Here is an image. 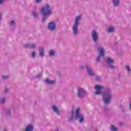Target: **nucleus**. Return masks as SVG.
Wrapping results in <instances>:
<instances>
[{"mask_svg":"<svg viewBox=\"0 0 131 131\" xmlns=\"http://www.w3.org/2000/svg\"><path fill=\"white\" fill-rule=\"evenodd\" d=\"M95 95H102V99L105 105H109L111 100H112V90L110 88L106 87L104 89V91L103 92L101 90H97L95 92Z\"/></svg>","mask_w":131,"mask_h":131,"instance_id":"obj_1","label":"nucleus"},{"mask_svg":"<svg viewBox=\"0 0 131 131\" xmlns=\"http://www.w3.org/2000/svg\"><path fill=\"white\" fill-rule=\"evenodd\" d=\"M79 111V108H78L76 111V114L75 116L74 111H75V110L74 108V106H73L71 113V116L68 119V121L69 122H71L74 120H78L80 123H83V122H84V116L83 114H81Z\"/></svg>","mask_w":131,"mask_h":131,"instance_id":"obj_2","label":"nucleus"},{"mask_svg":"<svg viewBox=\"0 0 131 131\" xmlns=\"http://www.w3.org/2000/svg\"><path fill=\"white\" fill-rule=\"evenodd\" d=\"M40 12L41 15L43 16L42 18V22L43 23H45L46 20L48 19V17L53 14L52 8H51V7H50V5L48 4L40 9Z\"/></svg>","mask_w":131,"mask_h":131,"instance_id":"obj_3","label":"nucleus"},{"mask_svg":"<svg viewBox=\"0 0 131 131\" xmlns=\"http://www.w3.org/2000/svg\"><path fill=\"white\" fill-rule=\"evenodd\" d=\"M81 15H78L76 17L75 24L72 28V32L74 36H76L78 34V25L79 21L81 20Z\"/></svg>","mask_w":131,"mask_h":131,"instance_id":"obj_4","label":"nucleus"},{"mask_svg":"<svg viewBox=\"0 0 131 131\" xmlns=\"http://www.w3.org/2000/svg\"><path fill=\"white\" fill-rule=\"evenodd\" d=\"M97 49L99 54L96 57V62L100 63L102 60V58L105 56V50L104 48L100 46H97Z\"/></svg>","mask_w":131,"mask_h":131,"instance_id":"obj_5","label":"nucleus"},{"mask_svg":"<svg viewBox=\"0 0 131 131\" xmlns=\"http://www.w3.org/2000/svg\"><path fill=\"white\" fill-rule=\"evenodd\" d=\"M105 62L107 64V67L108 69H111V70H114L115 69V66H114V59L109 57H106L104 59Z\"/></svg>","mask_w":131,"mask_h":131,"instance_id":"obj_6","label":"nucleus"},{"mask_svg":"<svg viewBox=\"0 0 131 131\" xmlns=\"http://www.w3.org/2000/svg\"><path fill=\"white\" fill-rule=\"evenodd\" d=\"M77 96L78 98H79L80 99H83V98H85V97H87L88 92H86L83 88H78L77 91Z\"/></svg>","mask_w":131,"mask_h":131,"instance_id":"obj_7","label":"nucleus"},{"mask_svg":"<svg viewBox=\"0 0 131 131\" xmlns=\"http://www.w3.org/2000/svg\"><path fill=\"white\" fill-rule=\"evenodd\" d=\"M92 40H93L94 42L95 43H97L98 40H99V35L98 34V32L95 30L92 32Z\"/></svg>","mask_w":131,"mask_h":131,"instance_id":"obj_8","label":"nucleus"},{"mask_svg":"<svg viewBox=\"0 0 131 131\" xmlns=\"http://www.w3.org/2000/svg\"><path fill=\"white\" fill-rule=\"evenodd\" d=\"M85 68L86 70V72L89 76H95V73H94V70L89 64H85Z\"/></svg>","mask_w":131,"mask_h":131,"instance_id":"obj_9","label":"nucleus"},{"mask_svg":"<svg viewBox=\"0 0 131 131\" xmlns=\"http://www.w3.org/2000/svg\"><path fill=\"white\" fill-rule=\"evenodd\" d=\"M47 28L50 31H55L56 29V23L54 21L50 22L48 25Z\"/></svg>","mask_w":131,"mask_h":131,"instance_id":"obj_10","label":"nucleus"},{"mask_svg":"<svg viewBox=\"0 0 131 131\" xmlns=\"http://www.w3.org/2000/svg\"><path fill=\"white\" fill-rule=\"evenodd\" d=\"M36 45L35 44H25L24 45V47L25 49H35Z\"/></svg>","mask_w":131,"mask_h":131,"instance_id":"obj_11","label":"nucleus"},{"mask_svg":"<svg viewBox=\"0 0 131 131\" xmlns=\"http://www.w3.org/2000/svg\"><path fill=\"white\" fill-rule=\"evenodd\" d=\"M52 109L53 111L55 112V113H56V114H57V115H60V110H59L58 107H57V106L53 105L52 106Z\"/></svg>","mask_w":131,"mask_h":131,"instance_id":"obj_12","label":"nucleus"},{"mask_svg":"<svg viewBox=\"0 0 131 131\" xmlns=\"http://www.w3.org/2000/svg\"><path fill=\"white\" fill-rule=\"evenodd\" d=\"M39 56H40L41 58H43L45 56V49L43 47L39 48Z\"/></svg>","mask_w":131,"mask_h":131,"instance_id":"obj_13","label":"nucleus"},{"mask_svg":"<svg viewBox=\"0 0 131 131\" xmlns=\"http://www.w3.org/2000/svg\"><path fill=\"white\" fill-rule=\"evenodd\" d=\"M114 8L119 7L120 5V0H112Z\"/></svg>","mask_w":131,"mask_h":131,"instance_id":"obj_14","label":"nucleus"},{"mask_svg":"<svg viewBox=\"0 0 131 131\" xmlns=\"http://www.w3.org/2000/svg\"><path fill=\"white\" fill-rule=\"evenodd\" d=\"M45 82H46V83H47V84H51V85L55 84V81H54V80H51L49 79V78H47V79L45 80Z\"/></svg>","mask_w":131,"mask_h":131,"instance_id":"obj_15","label":"nucleus"},{"mask_svg":"<svg viewBox=\"0 0 131 131\" xmlns=\"http://www.w3.org/2000/svg\"><path fill=\"white\" fill-rule=\"evenodd\" d=\"M25 131H33V125L31 124H29L26 127Z\"/></svg>","mask_w":131,"mask_h":131,"instance_id":"obj_16","label":"nucleus"},{"mask_svg":"<svg viewBox=\"0 0 131 131\" xmlns=\"http://www.w3.org/2000/svg\"><path fill=\"white\" fill-rule=\"evenodd\" d=\"M32 15L33 16V18H38V13L35 10L32 12Z\"/></svg>","mask_w":131,"mask_h":131,"instance_id":"obj_17","label":"nucleus"},{"mask_svg":"<svg viewBox=\"0 0 131 131\" xmlns=\"http://www.w3.org/2000/svg\"><path fill=\"white\" fill-rule=\"evenodd\" d=\"M104 86L101 85H97L95 86V89L97 91H101V90H103Z\"/></svg>","mask_w":131,"mask_h":131,"instance_id":"obj_18","label":"nucleus"},{"mask_svg":"<svg viewBox=\"0 0 131 131\" xmlns=\"http://www.w3.org/2000/svg\"><path fill=\"white\" fill-rule=\"evenodd\" d=\"M11 110H12V107L8 108L6 110V114L7 116H11Z\"/></svg>","mask_w":131,"mask_h":131,"instance_id":"obj_19","label":"nucleus"},{"mask_svg":"<svg viewBox=\"0 0 131 131\" xmlns=\"http://www.w3.org/2000/svg\"><path fill=\"white\" fill-rule=\"evenodd\" d=\"M111 131H118V128L116 127L114 125H112L111 127Z\"/></svg>","mask_w":131,"mask_h":131,"instance_id":"obj_20","label":"nucleus"},{"mask_svg":"<svg viewBox=\"0 0 131 131\" xmlns=\"http://www.w3.org/2000/svg\"><path fill=\"white\" fill-rule=\"evenodd\" d=\"M114 30H115V29L112 27H108L107 29L108 32H110V33L114 32Z\"/></svg>","mask_w":131,"mask_h":131,"instance_id":"obj_21","label":"nucleus"},{"mask_svg":"<svg viewBox=\"0 0 131 131\" xmlns=\"http://www.w3.org/2000/svg\"><path fill=\"white\" fill-rule=\"evenodd\" d=\"M55 54L56 53H55V51H54V50H50L49 55L51 57H53V56H55Z\"/></svg>","mask_w":131,"mask_h":131,"instance_id":"obj_22","label":"nucleus"},{"mask_svg":"<svg viewBox=\"0 0 131 131\" xmlns=\"http://www.w3.org/2000/svg\"><path fill=\"white\" fill-rule=\"evenodd\" d=\"M0 103L1 104H4L6 103V98H0Z\"/></svg>","mask_w":131,"mask_h":131,"instance_id":"obj_23","label":"nucleus"},{"mask_svg":"<svg viewBox=\"0 0 131 131\" xmlns=\"http://www.w3.org/2000/svg\"><path fill=\"white\" fill-rule=\"evenodd\" d=\"M95 79L96 81H99V82L102 81V79L99 76H96Z\"/></svg>","mask_w":131,"mask_h":131,"instance_id":"obj_24","label":"nucleus"},{"mask_svg":"<svg viewBox=\"0 0 131 131\" xmlns=\"http://www.w3.org/2000/svg\"><path fill=\"white\" fill-rule=\"evenodd\" d=\"M1 77L2 79H4V80H6V79H8L9 78V76H7L2 75Z\"/></svg>","mask_w":131,"mask_h":131,"instance_id":"obj_25","label":"nucleus"},{"mask_svg":"<svg viewBox=\"0 0 131 131\" xmlns=\"http://www.w3.org/2000/svg\"><path fill=\"white\" fill-rule=\"evenodd\" d=\"M125 69L127 71V72H130V68H129V66L128 65H126L125 66Z\"/></svg>","mask_w":131,"mask_h":131,"instance_id":"obj_26","label":"nucleus"},{"mask_svg":"<svg viewBox=\"0 0 131 131\" xmlns=\"http://www.w3.org/2000/svg\"><path fill=\"white\" fill-rule=\"evenodd\" d=\"M41 75H42V74L40 73V74L37 75L36 76H35V78H39V77H41Z\"/></svg>","mask_w":131,"mask_h":131,"instance_id":"obj_27","label":"nucleus"},{"mask_svg":"<svg viewBox=\"0 0 131 131\" xmlns=\"http://www.w3.org/2000/svg\"><path fill=\"white\" fill-rule=\"evenodd\" d=\"M35 55H36L35 52H32L31 57L32 58H35Z\"/></svg>","mask_w":131,"mask_h":131,"instance_id":"obj_28","label":"nucleus"},{"mask_svg":"<svg viewBox=\"0 0 131 131\" xmlns=\"http://www.w3.org/2000/svg\"><path fill=\"white\" fill-rule=\"evenodd\" d=\"M9 24H10V25H15V20L10 21Z\"/></svg>","mask_w":131,"mask_h":131,"instance_id":"obj_29","label":"nucleus"},{"mask_svg":"<svg viewBox=\"0 0 131 131\" xmlns=\"http://www.w3.org/2000/svg\"><path fill=\"white\" fill-rule=\"evenodd\" d=\"M79 69H80L81 70H83V69H84V67L83 66H80L79 67Z\"/></svg>","mask_w":131,"mask_h":131,"instance_id":"obj_30","label":"nucleus"},{"mask_svg":"<svg viewBox=\"0 0 131 131\" xmlns=\"http://www.w3.org/2000/svg\"><path fill=\"white\" fill-rule=\"evenodd\" d=\"M41 1H42V0H36L35 3H36L37 4H38V3H40V2H41Z\"/></svg>","mask_w":131,"mask_h":131,"instance_id":"obj_31","label":"nucleus"},{"mask_svg":"<svg viewBox=\"0 0 131 131\" xmlns=\"http://www.w3.org/2000/svg\"><path fill=\"white\" fill-rule=\"evenodd\" d=\"M8 92H9V90H8V89H5L4 93L5 94H7V93H8Z\"/></svg>","mask_w":131,"mask_h":131,"instance_id":"obj_32","label":"nucleus"},{"mask_svg":"<svg viewBox=\"0 0 131 131\" xmlns=\"http://www.w3.org/2000/svg\"><path fill=\"white\" fill-rule=\"evenodd\" d=\"M119 107L120 108V109H123L124 108L123 105H120Z\"/></svg>","mask_w":131,"mask_h":131,"instance_id":"obj_33","label":"nucleus"},{"mask_svg":"<svg viewBox=\"0 0 131 131\" xmlns=\"http://www.w3.org/2000/svg\"><path fill=\"white\" fill-rule=\"evenodd\" d=\"M122 112H125V110L124 109V107L121 109Z\"/></svg>","mask_w":131,"mask_h":131,"instance_id":"obj_34","label":"nucleus"},{"mask_svg":"<svg viewBox=\"0 0 131 131\" xmlns=\"http://www.w3.org/2000/svg\"><path fill=\"white\" fill-rule=\"evenodd\" d=\"M4 3V0H0V4H3Z\"/></svg>","mask_w":131,"mask_h":131,"instance_id":"obj_35","label":"nucleus"},{"mask_svg":"<svg viewBox=\"0 0 131 131\" xmlns=\"http://www.w3.org/2000/svg\"><path fill=\"white\" fill-rule=\"evenodd\" d=\"M120 125L121 126H122V125H123V123H122V122H120Z\"/></svg>","mask_w":131,"mask_h":131,"instance_id":"obj_36","label":"nucleus"},{"mask_svg":"<svg viewBox=\"0 0 131 131\" xmlns=\"http://www.w3.org/2000/svg\"><path fill=\"white\" fill-rule=\"evenodd\" d=\"M1 17H2V15L0 14V19H1Z\"/></svg>","mask_w":131,"mask_h":131,"instance_id":"obj_37","label":"nucleus"},{"mask_svg":"<svg viewBox=\"0 0 131 131\" xmlns=\"http://www.w3.org/2000/svg\"><path fill=\"white\" fill-rule=\"evenodd\" d=\"M4 131H7V130L6 129H5Z\"/></svg>","mask_w":131,"mask_h":131,"instance_id":"obj_38","label":"nucleus"}]
</instances>
